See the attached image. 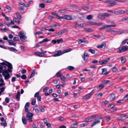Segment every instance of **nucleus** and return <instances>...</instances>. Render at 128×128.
Masks as SVG:
<instances>
[{
    "instance_id": "nucleus-1",
    "label": "nucleus",
    "mask_w": 128,
    "mask_h": 128,
    "mask_svg": "<svg viewBox=\"0 0 128 128\" xmlns=\"http://www.w3.org/2000/svg\"><path fill=\"white\" fill-rule=\"evenodd\" d=\"M5 62L8 64V70H3L2 72V74L4 77V79L6 80H7L10 78V74L9 72L11 73L12 72L11 69L12 68V65L11 64L6 61Z\"/></svg>"
},
{
    "instance_id": "nucleus-2",
    "label": "nucleus",
    "mask_w": 128,
    "mask_h": 128,
    "mask_svg": "<svg viewBox=\"0 0 128 128\" xmlns=\"http://www.w3.org/2000/svg\"><path fill=\"white\" fill-rule=\"evenodd\" d=\"M103 2L107 4V6L111 7L116 5V3L115 1L112 0H107L103 1Z\"/></svg>"
},
{
    "instance_id": "nucleus-3",
    "label": "nucleus",
    "mask_w": 128,
    "mask_h": 128,
    "mask_svg": "<svg viewBox=\"0 0 128 128\" xmlns=\"http://www.w3.org/2000/svg\"><path fill=\"white\" fill-rule=\"evenodd\" d=\"M128 50L127 46H124L121 48H119L117 52L118 53H121L122 52H124L127 51Z\"/></svg>"
},
{
    "instance_id": "nucleus-4",
    "label": "nucleus",
    "mask_w": 128,
    "mask_h": 128,
    "mask_svg": "<svg viewBox=\"0 0 128 128\" xmlns=\"http://www.w3.org/2000/svg\"><path fill=\"white\" fill-rule=\"evenodd\" d=\"M33 116V114L32 113L28 112L27 114L26 118L27 120H28L29 121L32 122V119Z\"/></svg>"
},
{
    "instance_id": "nucleus-5",
    "label": "nucleus",
    "mask_w": 128,
    "mask_h": 128,
    "mask_svg": "<svg viewBox=\"0 0 128 128\" xmlns=\"http://www.w3.org/2000/svg\"><path fill=\"white\" fill-rule=\"evenodd\" d=\"M64 53V51H62L61 50H58L55 52L54 56H57L61 55Z\"/></svg>"
},
{
    "instance_id": "nucleus-6",
    "label": "nucleus",
    "mask_w": 128,
    "mask_h": 128,
    "mask_svg": "<svg viewBox=\"0 0 128 128\" xmlns=\"http://www.w3.org/2000/svg\"><path fill=\"white\" fill-rule=\"evenodd\" d=\"M94 90H93L92 91L90 92L88 94L84 96L83 97V99L84 100L88 98L90 96L92 95L93 94L94 92Z\"/></svg>"
},
{
    "instance_id": "nucleus-7",
    "label": "nucleus",
    "mask_w": 128,
    "mask_h": 128,
    "mask_svg": "<svg viewBox=\"0 0 128 128\" xmlns=\"http://www.w3.org/2000/svg\"><path fill=\"white\" fill-rule=\"evenodd\" d=\"M106 46V44L105 42H102L101 44L98 45L96 48H98L100 49L101 48L104 49Z\"/></svg>"
},
{
    "instance_id": "nucleus-8",
    "label": "nucleus",
    "mask_w": 128,
    "mask_h": 128,
    "mask_svg": "<svg viewBox=\"0 0 128 128\" xmlns=\"http://www.w3.org/2000/svg\"><path fill=\"white\" fill-rule=\"evenodd\" d=\"M128 117H126V116L124 114H122L120 115L118 118L119 120H124L126 119Z\"/></svg>"
},
{
    "instance_id": "nucleus-9",
    "label": "nucleus",
    "mask_w": 128,
    "mask_h": 128,
    "mask_svg": "<svg viewBox=\"0 0 128 128\" xmlns=\"http://www.w3.org/2000/svg\"><path fill=\"white\" fill-rule=\"evenodd\" d=\"M34 54L40 57H43L45 55V54L44 53L41 52H35L34 53Z\"/></svg>"
},
{
    "instance_id": "nucleus-10",
    "label": "nucleus",
    "mask_w": 128,
    "mask_h": 128,
    "mask_svg": "<svg viewBox=\"0 0 128 128\" xmlns=\"http://www.w3.org/2000/svg\"><path fill=\"white\" fill-rule=\"evenodd\" d=\"M114 13L118 15L123 14V10H120L114 12Z\"/></svg>"
},
{
    "instance_id": "nucleus-11",
    "label": "nucleus",
    "mask_w": 128,
    "mask_h": 128,
    "mask_svg": "<svg viewBox=\"0 0 128 128\" xmlns=\"http://www.w3.org/2000/svg\"><path fill=\"white\" fill-rule=\"evenodd\" d=\"M102 72L101 74L102 75L105 74V75H107L109 73L108 72H107V69L106 68H104L102 69Z\"/></svg>"
},
{
    "instance_id": "nucleus-12",
    "label": "nucleus",
    "mask_w": 128,
    "mask_h": 128,
    "mask_svg": "<svg viewBox=\"0 0 128 128\" xmlns=\"http://www.w3.org/2000/svg\"><path fill=\"white\" fill-rule=\"evenodd\" d=\"M8 42L9 43V44L10 45H13L15 46L16 44L14 43V42L11 40H7Z\"/></svg>"
},
{
    "instance_id": "nucleus-13",
    "label": "nucleus",
    "mask_w": 128,
    "mask_h": 128,
    "mask_svg": "<svg viewBox=\"0 0 128 128\" xmlns=\"http://www.w3.org/2000/svg\"><path fill=\"white\" fill-rule=\"evenodd\" d=\"M72 18L71 16L67 15H64V19L68 20H72Z\"/></svg>"
},
{
    "instance_id": "nucleus-14",
    "label": "nucleus",
    "mask_w": 128,
    "mask_h": 128,
    "mask_svg": "<svg viewBox=\"0 0 128 128\" xmlns=\"http://www.w3.org/2000/svg\"><path fill=\"white\" fill-rule=\"evenodd\" d=\"M88 56L87 53H85L82 56V58L84 60H86L88 58Z\"/></svg>"
},
{
    "instance_id": "nucleus-15",
    "label": "nucleus",
    "mask_w": 128,
    "mask_h": 128,
    "mask_svg": "<svg viewBox=\"0 0 128 128\" xmlns=\"http://www.w3.org/2000/svg\"><path fill=\"white\" fill-rule=\"evenodd\" d=\"M78 123L76 122H75L73 123L71 125V128H75L78 126Z\"/></svg>"
},
{
    "instance_id": "nucleus-16",
    "label": "nucleus",
    "mask_w": 128,
    "mask_h": 128,
    "mask_svg": "<svg viewBox=\"0 0 128 128\" xmlns=\"http://www.w3.org/2000/svg\"><path fill=\"white\" fill-rule=\"evenodd\" d=\"M52 14L54 16L56 15V16L58 17V18L59 19H61L63 18V16L61 17V16H58V15L57 14V12L56 11H55L54 12H52Z\"/></svg>"
},
{
    "instance_id": "nucleus-17",
    "label": "nucleus",
    "mask_w": 128,
    "mask_h": 128,
    "mask_svg": "<svg viewBox=\"0 0 128 128\" xmlns=\"http://www.w3.org/2000/svg\"><path fill=\"white\" fill-rule=\"evenodd\" d=\"M98 19H103L105 18L103 13L99 14L98 16Z\"/></svg>"
},
{
    "instance_id": "nucleus-18",
    "label": "nucleus",
    "mask_w": 128,
    "mask_h": 128,
    "mask_svg": "<svg viewBox=\"0 0 128 128\" xmlns=\"http://www.w3.org/2000/svg\"><path fill=\"white\" fill-rule=\"evenodd\" d=\"M100 120H96L95 121H94V122H93L92 124L91 127L93 126H94L96 125L98 123H100Z\"/></svg>"
},
{
    "instance_id": "nucleus-19",
    "label": "nucleus",
    "mask_w": 128,
    "mask_h": 128,
    "mask_svg": "<svg viewBox=\"0 0 128 128\" xmlns=\"http://www.w3.org/2000/svg\"><path fill=\"white\" fill-rule=\"evenodd\" d=\"M116 97V95L114 94H111L110 98L111 100H114Z\"/></svg>"
},
{
    "instance_id": "nucleus-20",
    "label": "nucleus",
    "mask_w": 128,
    "mask_h": 128,
    "mask_svg": "<svg viewBox=\"0 0 128 128\" xmlns=\"http://www.w3.org/2000/svg\"><path fill=\"white\" fill-rule=\"evenodd\" d=\"M20 92H17V94L16 97V98L18 101L20 100Z\"/></svg>"
},
{
    "instance_id": "nucleus-21",
    "label": "nucleus",
    "mask_w": 128,
    "mask_h": 128,
    "mask_svg": "<svg viewBox=\"0 0 128 128\" xmlns=\"http://www.w3.org/2000/svg\"><path fill=\"white\" fill-rule=\"evenodd\" d=\"M110 80H103L101 82L104 85V84H108Z\"/></svg>"
},
{
    "instance_id": "nucleus-22",
    "label": "nucleus",
    "mask_w": 128,
    "mask_h": 128,
    "mask_svg": "<svg viewBox=\"0 0 128 128\" xmlns=\"http://www.w3.org/2000/svg\"><path fill=\"white\" fill-rule=\"evenodd\" d=\"M84 30L88 32H92L93 31V30L92 28H85Z\"/></svg>"
},
{
    "instance_id": "nucleus-23",
    "label": "nucleus",
    "mask_w": 128,
    "mask_h": 128,
    "mask_svg": "<svg viewBox=\"0 0 128 128\" xmlns=\"http://www.w3.org/2000/svg\"><path fill=\"white\" fill-rule=\"evenodd\" d=\"M8 48L11 51L15 52L18 51V50L16 49L14 47H8Z\"/></svg>"
},
{
    "instance_id": "nucleus-24",
    "label": "nucleus",
    "mask_w": 128,
    "mask_h": 128,
    "mask_svg": "<svg viewBox=\"0 0 128 128\" xmlns=\"http://www.w3.org/2000/svg\"><path fill=\"white\" fill-rule=\"evenodd\" d=\"M36 72V70L35 69H34L33 71L32 74H31L30 76V78H32L33 77L34 75Z\"/></svg>"
},
{
    "instance_id": "nucleus-25",
    "label": "nucleus",
    "mask_w": 128,
    "mask_h": 128,
    "mask_svg": "<svg viewBox=\"0 0 128 128\" xmlns=\"http://www.w3.org/2000/svg\"><path fill=\"white\" fill-rule=\"evenodd\" d=\"M67 68L70 70L72 71L74 69V68L73 66H68L67 67Z\"/></svg>"
},
{
    "instance_id": "nucleus-26",
    "label": "nucleus",
    "mask_w": 128,
    "mask_h": 128,
    "mask_svg": "<svg viewBox=\"0 0 128 128\" xmlns=\"http://www.w3.org/2000/svg\"><path fill=\"white\" fill-rule=\"evenodd\" d=\"M20 40L22 41H23V40L26 38V37L24 35L23 36H20Z\"/></svg>"
},
{
    "instance_id": "nucleus-27",
    "label": "nucleus",
    "mask_w": 128,
    "mask_h": 128,
    "mask_svg": "<svg viewBox=\"0 0 128 128\" xmlns=\"http://www.w3.org/2000/svg\"><path fill=\"white\" fill-rule=\"evenodd\" d=\"M115 32L117 33L120 34L124 33L126 32L124 30H116Z\"/></svg>"
},
{
    "instance_id": "nucleus-28",
    "label": "nucleus",
    "mask_w": 128,
    "mask_h": 128,
    "mask_svg": "<svg viewBox=\"0 0 128 128\" xmlns=\"http://www.w3.org/2000/svg\"><path fill=\"white\" fill-rule=\"evenodd\" d=\"M121 58V61L122 63H124L125 62L126 60V58L123 57H122Z\"/></svg>"
},
{
    "instance_id": "nucleus-29",
    "label": "nucleus",
    "mask_w": 128,
    "mask_h": 128,
    "mask_svg": "<svg viewBox=\"0 0 128 128\" xmlns=\"http://www.w3.org/2000/svg\"><path fill=\"white\" fill-rule=\"evenodd\" d=\"M1 125L2 126H4V127L6 126L7 125V124L6 121L4 120L3 122L1 123Z\"/></svg>"
},
{
    "instance_id": "nucleus-30",
    "label": "nucleus",
    "mask_w": 128,
    "mask_h": 128,
    "mask_svg": "<svg viewBox=\"0 0 128 128\" xmlns=\"http://www.w3.org/2000/svg\"><path fill=\"white\" fill-rule=\"evenodd\" d=\"M92 120L90 118H88L85 119L84 122H91Z\"/></svg>"
},
{
    "instance_id": "nucleus-31",
    "label": "nucleus",
    "mask_w": 128,
    "mask_h": 128,
    "mask_svg": "<svg viewBox=\"0 0 128 128\" xmlns=\"http://www.w3.org/2000/svg\"><path fill=\"white\" fill-rule=\"evenodd\" d=\"M17 18L19 19H21L22 18V16L18 12H17L16 13Z\"/></svg>"
},
{
    "instance_id": "nucleus-32",
    "label": "nucleus",
    "mask_w": 128,
    "mask_h": 128,
    "mask_svg": "<svg viewBox=\"0 0 128 128\" xmlns=\"http://www.w3.org/2000/svg\"><path fill=\"white\" fill-rule=\"evenodd\" d=\"M124 102L128 99V94L125 95L122 99Z\"/></svg>"
},
{
    "instance_id": "nucleus-33",
    "label": "nucleus",
    "mask_w": 128,
    "mask_h": 128,
    "mask_svg": "<svg viewBox=\"0 0 128 128\" xmlns=\"http://www.w3.org/2000/svg\"><path fill=\"white\" fill-rule=\"evenodd\" d=\"M110 60V58H107L106 60H105L103 61V62L104 64H106L108 62V61L109 60Z\"/></svg>"
},
{
    "instance_id": "nucleus-34",
    "label": "nucleus",
    "mask_w": 128,
    "mask_h": 128,
    "mask_svg": "<svg viewBox=\"0 0 128 128\" xmlns=\"http://www.w3.org/2000/svg\"><path fill=\"white\" fill-rule=\"evenodd\" d=\"M104 85L103 84H100L98 86V88L100 90H101L104 88Z\"/></svg>"
},
{
    "instance_id": "nucleus-35",
    "label": "nucleus",
    "mask_w": 128,
    "mask_h": 128,
    "mask_svg": "<svg viewBox=\"0 0 128 128\" xmlns=\"http://www.w3.org/2000/svg\"><path fill=\"white\" fill-rule=\"evenodd\" d=\"M93 16L92 15H89L87 16L86 18L89 20H92V18Z\"/></svg>"
},
{
    "instance_id": "nucleus-36",
    "label": "nucleus",
    "mask_w": 128,
    "mask_h": 128,
    "mask_svg": "<svg viewBox=\"0 0 128 128\" xmlns=\"http://www.w3.org/2000/svg\"><path fill=\"white\" fill-rule=\"evenodd\" d=\"M88 23L90 25H95L97 24L96 23L91 21H90Z\"/></svg>"
},
{
    "instance_id": "nucleus-37",
    "label": "nucleus",
    "mask_w": 128,
    "mask_h": 128,
    "mask_svg": "<svg viewBox=\"0 0 128 128\" xmlns=\"http://www.w3.org/2000/svg\"><path fill=\"white\" fill-rule=\"evenodd\" d=\"M39 7L40 8H44L45 7V4L44 3H41L40 4H39Z\"/></svg>"
},
{
    "instance_id": "nucleus-38",
    "label": "nucleus",
    "mask_w": 128,
    "mask_h": 128,
    "mask_svg": "<svg viewBox=\"0 0 128 128\" xmlns=\"http://www.w3.org/2000/svg\"><path fill=\"white\" fill-rule=\"evenodd\" d=\"M22 122L24 124H26V119L24 117H22Z\"/></svg>"
},
{
    "instance_id": "nucleus-39",
    "label": "nucleus",
    "mask_w": 128,
    "mask_h": 128,
    "mask_svg": "<svg viewBox=\"0 0 128 128\" xmlns=\"http://www.w3.org/2000/svg\"><path fill=\"white\" fill-rule=\"evenodd\" d=\"M106 26V28H110L111 27H114L116 26V24H114L113 25H108Z\"/></svg>"
},
{
    "instance_id": "nucleus-40",
    "label": "nucleus",
    "mask_w": 128,
    "mask_h": 128,
    "mask_svg": "<svg viewBox=\"0 0 128 128\" xmlns=\"http://www.w3.org/2000/svg\"><path fill=\"white\" fill-rule=\"evenodd\" d=\"M88 51L91 53L92 54H94L95 52V51L92 49H90L88 50Z\"/></svg>"
},
{
    "instance_id": "nucleus-41",
    "label": "nucleus",
    "mask_w": 128,
    "mask_h": 128,
    "mask_svg": "<svg viewBox=\"0 0 128 128\" xmlns=\"http://www.w3.org/2000/svg\"><path fill=\"white\" fill-rule=\"evenodd\" d=\"M63 31H62L57 32L56 33V34H57V35L58 36L61 34H63Z\"/></svg>"
},
{
    "instance_id": "nucleus-42",
    "label": "nucleus",
    "mask_w": 128,
    "mask_h": 128,
    "mask_svg": "<svg viewBox=\"0 0 128 128\" xmlns=\"http://www.w3.org/2000/svg\"><path fill=\"white\" fill-rule=\"evenodd\" d=\"M126 0H116V2H126Z\"/></svg>"
},
{
    "instance_id": "nucleus-43",
    "label": "nucleus",
    "mask_w": 128,
    "mask_h": 128,
    "mask_svg": "<svg viewBox=\"0 0 128 128\" xmlns=\"http://www.w3.org/2000/svg\"><path fill=\"white\" fill-rule=\"evenodd\" d=\"M114 104H108V107L110 109L112 108H113L115 105Z\"/></svg>"
},
{
    "instance_id": "nucleus-44",
    "label": "nucleus",
    "mask_w": 128,
    "mask_h": 128,
    "mask_svg": "<svg viewBox=\"0 0 128 128\" xmlns=\"http://www.w3.org/2000/svg\"><path fill=\"white\" fill-rule=\"evenodd\" d=\"M72 49L71 48H69L66 50H64V53H66L69 52H70L72 50Z\"/></svg>"
},
{
    "instance_id": "nucleus-45",
    "label": "nucleus",
    "mask_w": 128,
    "mask_h": 128,
    "mask_svg": "<svg viewBox=\"0 0 128 128\" xmlns=\"http://www.w3.org/2000/svg\"><path fill=\"white\" fill-rule=\"evenodd\" d=\"M104 118L106 121H109L111 119V117L110 116L106 117Z\"/></svg>"
},
{
    "instance_id": "nucleus-46",
    "label": "nucleus",
    "mask_w": 128,
    "mask_h": 128,
    "mask_svg": "<svg viewBox=\"0 0 128 128\" xmlns=\"http://www.w3.org/2000/svg\"><path fill=\"white\" fill-rule=\"evenodd\" d=\"M104 15V17H108L110 16V14L106 13H103Z\"/></svg>"
},
{
    "instance_id": "nucleus-47",
    "label": "nucleus",
    "mask_w": 128,
    "mask_h": 128,
    "mask_svg": "<svg viewBox=\"0 0 128 128\" xmlns=\"http://www.w3.org/2000/svg\"><path fill=\"white\" fill-rule=\"evenodd\" d=\"M116 102L117 103H123L124 102L123 100V99H122L121 100H119L118 101H116Z\"/></svg>"
},
{
    "instance_id": "nucleus-48",
    "label": "nucleus",
    "mask_w": 128,
    "mask_h": 128,
    "mask_svg": "<svg viewBox=\"0 0 128 128\" xmlns=\"http://www.w3.org/2000/svg\"><path fill=\"white\" fill-rule=\"evenodd\" d=\"M21 78L22 79L25 80L26 78L27 77L26 75H23L21 76Z\"/></svg>"
},
{
    "instance_id": "nucleus-49",
    "label": "nucleus",
    "mask_w": 128,
    "mask_h": 128,
    "mask_svg": "<svg viewBox=\"0 0 128 128\" xmlns=\"http://www.w3.org/2000/svg\"><path fill=\"white\" fill-rule=\"evenodd\" d=\"M6 8L8 10H10L11 8L10 6L9 5H6L5 6Z\"/></svg>"
},
{
    "instance_id": "nucleus-50",
    "label": "nucleus",
    "mask_w": 128,
    "mask_h": 128,
    "mask_svg": "<svg viewBox=\"0 0 128 128\" xmlns=\"http://www.w3.org/2000/svg\"><path fill=\"white\" fill-rule=\"evenodd\" d=\"M128 39H126L124 40L122 42V45H124L126 42L128 40Z\"/></svg>"
},
{
    "instance_id": "nucleus-51",
    "label": "nucleus",
    "mask_w": 128,
    "mask_h": 128,
    "mask_svg": "<svg viewBox=\"0 0 128 128\" xmlns=\"http://www.w3.org/2000/svg\"><path fill=\"white\" fill-rule=\"evenodd\" d=\"M48 89V87H46L44 88L43 89V91L44 92H46L47 90Z\"/></svg>"
},
{
    "instance_id": "nucleus-52",
    "label": "nucleus",
    "mask_w": 128,
    "mask_h": 128,
    "mask_svg": "<svg viewBox=\"0 0 128 128\" xmlns=\"http://www.w3.org/2000/svg\"><path fill=\"white\" fill-rule=\"evenodd\" d=\"M13 40L15 41H18L19 40V38L17 37H14V38Z\"/></svg>"
},
{
    "instance_id": "nucleus-53",
    "label": "nucleus",
    "mask_w": 128,
    "mask_h": 128,
    "mask_svg": "<svg viewBox=\"0 0 128 128\" xmlns=\"http://www.w3.org/2000/svg\"><path fill=\"white\" fill-rule=\"evenodd\" d=\"M36 103V100L35 99H33L32 100L31 104H35Z\"/></svg>"
},
{
    "instance_id": "nucleus-54",
    "label": "nucleus",
    "mask_w": 128,
    "mask_h": 128,
    "mask_svg": "<svg viewBox=\"0 0 128 128\" xmlns=\"http://www.w3.org/2000/svg\"><path fill=\"white\" fill-rule=\"evenodd\" d=\"M42 32L39 31L36 32H35L34 33V35H36V34H42Z\"/></svg>"
},
{
    "instance_id": "nucleus-55",
    "label": "nucleus",
    "mask_w": 128,
    "mask_h": 128,
    "mask_svg": "<svg viewBox=\"0 0 128 128\" xmlns=\"http://www.w3.org/2000/svg\"><path fill=\"white\" fill-rule=\"evenodd\" d=\"M61 75V73L60 72H59L57 73L56 75L58 77L60 76Z\"/></svg>"
},
{
    "instance_id": "nucleus-56",
    "label": "nucleus",
    "mask_w": 128,
    "mask_h": 128,
    "mask_svg": "<svg viewBox=\"0 0 128 128\" xmlns=\"http://www.w3.org/2000/svg\"><path fill=\"white\" fill-rule=\"evenodd\" d=\"M5 101L7 103H9L10 101L9 98L8 97H6L5 99Z\"/></svg>"
},
{
    "instance_id": "nucleus-57",
    "label": "nucleus",
    "mask_w": 128,
    "mask_h": 128,
    "mask_svg": "<svg viewBox=\"0 0 128 128\" xmlns=\"http://www.w3.org/2000/svg\"><path fill=\"white\" fill-rule=\"evenodd\" d=\"M39 92H36V94H35L34 96L35 97H38V96H39Z\"/></svg>"
},
{
    "instance_id": "nucleus-58",
    "label": "nucleus",
    "mask_w": 128,
    "mask_h": 128,
    "mask_svg": "<svg viewBox=\"0 0 128 128\" xmlns=\"http://www.w3.org/2000/svg\"><path fill=\"white\" fill-rule=\"evenodd\" d=\"M18 35L20 36H23L24 35V33L22 32H20L18 33Z\"/></svg>"
},
{
    "instance_id": "nucleus-59",
    "label": "nucleus",
    "mask_w": 128,
    "mask_h": 128,
    "mask_svg": "<svg viewBox=\"0 0 128 128\" xmlns=\"http://www.w3.org/2000/svg\"><path fill=\"white\" fill-rule=\"evenodd\" d=\"M82 8L83 10H87L89 9V8L87 6H84L82 7Z\"/></svg>"
},
{
    "instance_id": "nucleus-60",
    "label": "nucleus",
    "mask_w": 128,
    "mask_h": 128,
    "mask_svg": "<svg viewBox=\"0 0 128 128\" xmlns=\"http://www.w3.org/2000/svg\"><path fill=\"white\" fill-rule=\"evenodd\" d=\"M112 71L113 72H115L116 70V67L114 66L113 68L112 69Z\"/></svg>"
},
{
    "instance_id": "nucleus-61",
    "label": "nucleus",
    "mask_w": 128,
    "mask_h": 128,
    "mask_svg": "<svg viewBox=\"0 0 128 128\" xmlns=\"http://www.w3.org/2000/svg\"><path fill=\"white\" fill-rule=\"evenodd\" d=\"M87 125V124H80V127H83L85 126H86Z\"/></svg>"
},
{
    "instance_id": "nucleus-62",
    "label": "nucleus",
    "mask_w": 128,
    "mask_h": 128,
    "mask_svg": "<svg viewBox=\"0 0 128 128\" xmlns=\"http://www.w3.org/2000/svg\"><path fill=\"white\" fill-rule=\"evenodd\" d=\"M106 28V26H104L99 28L100 30H104Z\"/></svg>"
},
{
    "instance_id": "nucleus-63",
    "label": "nucleus",
    "mask_w": 128,
    "mask_h": 128,
    "mask_svg": "<svg viewBox=\"0 0 128 128\" xmlns=\"http://www.w3.org/2000/svg\"><path fill=\"white\" fill-rule=\"evenodd\" d=\"M128 14V10H123V14Z\"/></svg>"
},
{
    "instance_id": "nucleus-64",
    "label": "nucleus",
    "mask_w": 128,
    "mask_h": 128,
    "mask_svg": "<svg viewBox=\"0 0 128 128\" xmlns=\"http://www.w3.org/2000/svg\"><path fill=\"white\" fill-rule=\"evenodd\" d=\"M58 12L59 13H63L64 12V10L63 9H61L60 10H59L58 11Z\"/></svg>"
}]
</instances>
